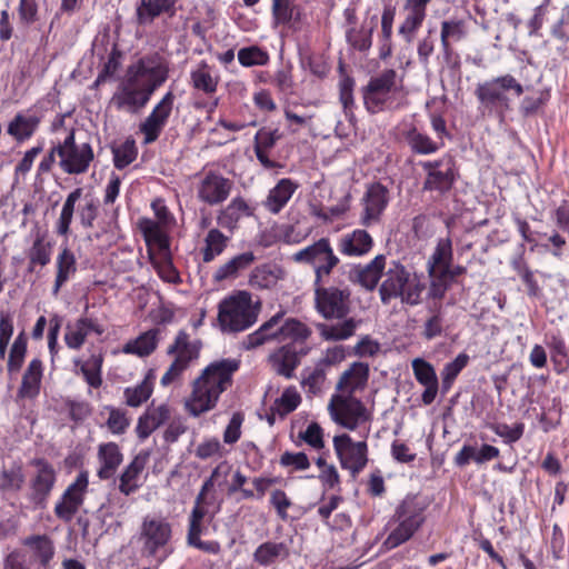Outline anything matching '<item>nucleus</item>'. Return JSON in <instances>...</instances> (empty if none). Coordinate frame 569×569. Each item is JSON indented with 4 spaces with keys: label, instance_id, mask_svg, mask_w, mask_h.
Instances as JSON below:
<instances>
[{
    "label": "nucleus",
    "instance_id": "nucleus-1",
    "mask_svg": "<svg viewBox=\"0 0 569 569\" xmlns=\"http://www.w3.org/2000/svg\"><path fill=\"white\" fill-rule=\"evenodd\" d=\"M168 76L169 67L163 57L159 53L143 56L128 67L111 103L117 110L137 113L148 104Z\"/></svg>",
    "mask_w": 569,
    "mask_h": 569
},
{
    "label": "nucleus",
    "instance_id": "nucleus-2",
    "mask_svg": "<svg viewBox=\"0 0 569 569\" xmlns=\"http://www.w3.org/2000/svg\"><path fill=\"white\" fill-rule=\"evenodd\" d=\"M315 308L326 320H341L335 325L325 322L316 323L320 337L325 341H342L355 336L361 319L348 317L351 310V290L338 287H325L322 283H313Z\"/></svg>",
    "mask_w": 569,
    "mask_h": 569
},
{
    "label": "nucleus",
    "instance_id": "nucleus-3",
    "mask_svg": "<svg viewBox=\"0 0 569 569\" xmlns=\"http://www.w3.org/2000/svg\"><path fill=\"white\" fill-rule=\"evenodd\" d=\"M240 368V360L223 358L206 366L191 382V392L184 399V410L194 418L211 411L220 396L231 388L233 375Z\"/></svg>",
    "mask_w": 569,
    "mask_h": 569
},
{
    "label": "nucleus",
    "instance_id": "nucleus-4",
    "mask_svg": "<svg viewBox=\"0 0 569 569\" xmlns=\"http://www.w3.org/2000/svg\"><path fill=\"white\" fill-rule=\"evenodd\" d=\"M368 378V365L355 362L341 375L337 383V389L352 393L363 387ZM329 410L332 420L348 430H356L361 423L368 422L371 419V415L363 402L351 395L333 396L329 405Z\"/></svg>",
    "mask_w": 569,
    "mask_h": 569
},
{
    "label": "nucleus",
    "instance_id": "nucleus-5",
    "mask_svg": "<svg viewBox=\"0 0 569 569\" xmlns=\"http://www.w3.org/2000/svg\"><path fill=\"white\" fill-rule=\"evenodd\" d=\"M365 109L370 114L397 111L407 104V92L395 69H385L361 89Z\"/></svg>",
    "mask_w": 569,
    "mask_h": 569
},
{
    "label": "nucleus",
    "instance_id": "nucleus-6",
    "mask_svg": "<svg viewBox=\"0 0 569 569\" xmlns=\"http://www.w3.org/2000/svg\"><path fill=\"white\" fill-rule=\"evenodd\" d=\"M425 290L426 283L419 276L410 272L400 262L393 261L379 287V297L386 306L399 299L405 306L416 307L422 303Z\"/></svg>",
    "mask_w": 569,
    "mask_h": 569
},
{
    "label": "nucleus",
    "instance_id": "nucleus-7",
    "mask_svg": "<svg viewBox=\"0 0 569 569\" xmlns=\"http://www.w3.org/2000/svg\"><path fill=\"white\" fill-rule=\"evenodd\" d=\"M510 91L516 97H520L525 90L523 86L509 73L478 83L475 96L479 102V110L482 114L503 120L507 112L511 110V99L508 96Z\"/></svg>",
    "mask_w": 569,
    "mask_h": 569
},
{
    "label": "nucleus",
    "instance_id": "nucleus-8",
    "mask_svg": "<svg viewBox=\"0 0 569 569\" xmlns=\"http://www.w3.org/2000/svg\"><path fill=\"white\" fill-rule=\"evenodd\" d=\"M54 557L56 546L50 536L31 535L6 556L3 569H52Z\"/></svg>",
    "mask_w": 569,
    "mask_h": 569
},
{
    "label": "nucleus",
    "instance_id": "nucleus-9",
    "mask_svg": "<svg viewBox=\"0 0 569 569\" xmlns=\"http://www.w3.org/2000/svg\"><path fill=\"white\" fill-rule=\"evenodd\" d=\"M427 506L415 495L406 496L396 507L391 521L397 526L385 540L388 549H395L409 541L426 521Z\"/></svg>",
    "mask_w": 569,
    "mask_h": 569
},
{
    "label": "nucleus",
    "instance_id": "nucleus-10",
    "mask_svg": "<svg viewBox=\"0 0 569 569\" xmlns=\"http://www.w3.org/2000/svg\"><path fill=\"white\" fill-rule=\"evenodd\" d=\"M259 305L254 306L248 291H238L218 305V323L222 332H240L250 328L258 319Z\"/></svg>",
    "mask_w": 569,
    "mask_h": 569
},
{
    "label": "nucleus",
    "instance_id": "nucleus-11",
    "mask_svg": "<svg viewBox=\"0 0 569 569\" xmlns=\"http://www.w3.org/2000/svg\"><path fill=\"white\" fill-rule=\"evenodd\" d=\"M82 193L83 189L78 187L66 197L60 214L54 223V232L59 237L68 239L76 213L82 229L89 230L94 227V221L100 210L99 200L93 197H86L82 202H79Z\"/></svg>",
    "mask_w": 569,
    "mask_h": 569
},
{
    "label": "nucleus",
    "instance_id": "nucleus-12",
    "mask_svg": "<svg viewBox=\"0 0 569 569\" xmlns=\"http://www.w3.org/2000/svg\"><path fill=\"white\" fill-rule=\"evenodd\" d=\"M201 349L202 342L200 339H192L184 329L179 330L172 343L167 348V355L173 357V360L162 375L160 385L168 387L180 380L191 363L199 359Z\"/></svg>",
    "mask_w": 569,
    "mask_h": 569
},
{
    "label": "nucleus",
    "instance_id": "nucleus-13",
    "mask_svg": "<svg viewBox=\"0 0 569 569\" xmlns=\"http://www.w3.org/2000/svg\"><path fill=\"white\" fill-rule=\"evenodd\" d=\"M292 260L297 263L310 266L313 269V283H322L325 278H328L340 263V259L335 253L330 239L326 237L295 252Z\"/></svg>",
    "mask_w": 569,
    "mask_h": 569
},
{
    "label": "nucleus",
    "instance_id": "nucleus-14",
    "mask_svg": "<svg viewBox=\"0 0 569 569\" xmlns=\"http://www.w3.org/2000/svg\"><path fill=\"white\" fill-rule=\"evenodd\" d=\"M57 151H59V168L70 176L87 173L94 160L92 146L89 142L77 143L74 129L58 142Z\"/></svg>",
    "mask_w": 569,
    "mask_h": 569
},
{
    "label": "nucleus",
    "instance_id": "nucleus-15",
    "mask_svg": "<svg viewBox=\"0 0 569 569\" xmlns=\"http://www.w3.org/2000/svg\"><path fill=\"white\" fill-rule=\"evenodd\" d=\"M419 166L426 174L422 182L423 192L437 193L442 197L451 191L458 178L452 156L443 154L439 159L420 161Z\"/></svg>",
    "mask_w": 569,
    "mask_h": 569
},
{
    "label": "nucleus",
    "instance_id": "nucleus-16",
    "mask_svg": "<svg viewBox=\"0 0 569 569\" xmlns=\"http://www.w3.org/2000/svg\"><path fill=\"white\" fill-rule=\"evenodd\" d=\"M234 182L218 170H208L198 177L196 193L199 202L209 207L222 204L230 197Z\"/></svg>",
    "mask_w": 569,
    "mask_h": 569
},
{
    "label": "nucleus",
    "instance_id": "nucleus-17",
    "mask_svg": "<svg viewBox=\"0 0 569 569\" xmlns=\"http://www.w3.org/2000/svg\"><path fill=\"white\" fill-rule=\"evenodd\" d=\"M333 449L342 469L348 470L353 479L368 463V445L355 442L348 433L333 437Z\"/></svg>",
    "mask_w": 569,
    "mask_h": 569
},
{
    "label": "nucleus",
    "instance_id": "nucleus-18",
    "mask_svg": "<svg viewBox=\"0 0 569 569\" xmlns=\"http://www.w3.org/2000/svg\"><path fill=\"white\" fill-rule=\"evenodd\" d=\"M49 103V100L39 99L26 111L18 112L8 123L7 133L18 143L31 139L44 119Z\"/></svg>",
    "mask_w": 569,
    "mask_h": 569
},
{
    "label": "nucleus",
    "instance_id": "nucleus-19",
    "mask_svg": "<svg viewBox=\"0 0 569 569\" xmlns=\"http://www.w3.org/2000/svg\"><path fill=\"white\" fill-rule=\"evenodd\" d=\"M88 486V472H79L74 481L67 487L59 500L56 502L53 512L59 520L66 523L72 521L84 502Z\"/></svg>",
    "mask_w": 569,
    "mask_h": 569
},
{
    "label": "nucleus",
    "instance_id": "nucleus-20",
    "mask_svg": "<svg viewBox=\"0 0 569 569\" xmlns=\"http://www.w3.org/2000/svg\"><path fill=\"white\" fill-rule=\"evenodd\" d=\"M174 100L176 96L172 91L164 93L140 123L139 131L143 136V144H151L159 139L172 113Z\"/></svg>",
    "mask_w": 569,
    "mask_h": 569
},
{
    "label": "nucleus",
    "instance_id": "nucleus-21",
    "mask_svg": "<svg viewBox=\"0 0 569 569\" xmlns=\"http://www.w3.org/2000/svg\"><path fill=\"white\" fill-rule=\"evenodd\" d=\"M31 465L37 468L30 479L29 500L36 506L43 508L51 495L57 481V473L51 463L43 458H36Z\"/></svg>",
    "mask_w": 569,
    "mask_h": 569
},
{
    "label": "nucleus",
    "instance_id": "nucleus-22",
    "mask_svg": "<svg viewBox=\"0 0 569 569\" xmlns=\"http://www.w3.org/2000/svg\"><path fill=\"white\" fill-rule=\"evenodd\" d=\"M389 189L385 184L381 182L370 183L362 197L363 210L360 223L363 227H370L379 222L389 204Z\"/></svg>",
    "mask_w": 569,
    "mask_h": 569
},
{
    "label": "nucleus",
    "instance_id": "nucleus-23",
    "mask_svg": "<svg viewBox=\"0 0 569 569\" xmlns=\"http://www.w3.org/2000/svg\"><path fill=\"white\" fill-rule=\"evenodd\" d=\"M144 550L154 557L172 538V527L164 518L146 517L141 525Z\"/></svg>",
    "mask_w": 569,
    "mask_h": 569
},
{
    "label": "nucleus",
    "instance_id": "nucleus-24",
    "mask_svg": "<svg viewBox=\"0 0 569 569\" xmlns=\"http://www.w3.org/2000/svg\"><path fill=\"white\" fill-rule=\"evenodd\" d=\"M309 350L307 346L298 348L296 343H287L269 356V363L277 375L291 379L295 376V370L301 362V358Z\"/></svg>",
    "mask_w": 569,
    "mask_h": 569
},
{
    "label": "nucleus",
    "instance_id": "nucleus-25",
    "mask_svg": "<svg viewBox=\"0 0 569 569\" xmlns=\"http://www.w3.org/2000/svg\"><path fill=\"white\" fill-rule=\"evenodd\" d=\"M432 0H405V18L398 32L407 43L413 41L427 18V8Z\"/></svg>",
    "mask_w": 569,
    "mask_h": 569
},
{
    "label": "nucleus",
    "instance_id": "nucleus-26",
    "mask_svg": "<svg viewBox=\"0 0 569 569\" xmlns=\"http://www.w3.org/2000/svg\"><path fill=\"white\" fill-rule=\"evenodd\" d=\"M139 228L148 248L149 260H151V257H162L171 253L170 238L159 222L143 218L139 221Z\"/></svg>",
    "mask_w": 569,
    "mask_h": 569
},
{
    "label": "nucleus",
    "instance_id": "nucleus-27",
    "mask_svg": "<svg viewBox=\"0 0 569 569\" xmlns=\"http://www.w3.org/2000/svg\"><path fill=\"white\" fill-rule=\"evenodd\" d=\"M282 134L278 129L260 128L253 138V151L257 160L264 169H277L282 166L272 158V150Z\"/></svg>",
    "mask_w": 569,
    "mask_h": 569
},
{
    "label": "nucleus",
    "instance_id": "nucleus-28",
    "mask_svg": "<svg viewBox=\"0 0 569 569\" xmlns=\"http://www.w3.org/2000/svg\"><path fill=\"white\" fill-rule=\"evenodd\" d=\"M386 261L385 254H378L366 264H356L350 270L349 278L353 283H358L366 290L372 291L377 288L383 276Z\"/></svg>",
    "mask_w": 569,
    "mask_h": 569
},
{
    "label": "nucleus",
    "instance_id": "nucleus-29",
    "mask_svg": "<svg viewBox=\"0 0 569 569\" xmlns=\"http://www.w3.org/2000/svg\"><path fill=\"white\" fill-rule=\"evenodd\" d=\"M411 368L418 383L425 387L421 402L425 406L431 405L439 390V381L433 366L422 358H416L411 361Z\"/></svg>",
    "mask_w": 569,
    "mask_h": 569
},
{
    "label": "nucleus",
    "instance_id": "nucleus-30",
    "mask_svg": "<svg viewBox=\"0 0 569 569\" xmlns=\"http://www.w3.org/2000/svg\"><path fill=\"white\" fill-rule=\"evenodd\" d=\"M373 239L365 229L342 234L337 242L338 251L346 257H363L373 248Z\"/></svg>",
    "mask_w": 569,
    "mask_h": 569
},
{
    "label": "nucleus",
    "instance_id": "nucleus-31",
    "mask_svg": "<svg viewBox=\"0 0 569 569\" xmlns=\"http://www.w3.org/2000/svg\"><path fill=\"white\" fill-rule=\"evenodd\" d=\"M253 214L254 207L250 206L243 197L238 196L218 211L217 223L232 233L242 218L252 217Z\"/></svg>",
    "mask_w": 569,
    "mask_h": 569
},
{
    "label": "nucleus",
    "instance_id": "nucleus-32",
    "mask_svg": "<svg viewBox=\"0 0 569 569\" xmlns=\"http://www.w3.org/2000/svg\"><path fill=\"white\" fill-rule=\"evenodd\" d=\"M92 332L101 336L104 332V327L97 319L80 317L73 325L67 326L64 342L68 348L79 350Z\"/></svg>",
    "mask_w": 569,
    "mask_h": 569
},
{
    "label": "nucleus",
    "instance_id": "nucleus-33",
    "mask_svg": "<svg viewBox=\"0 0 569 569\" xmlns=\"http://www.w3.org/2000/svg\"><path fill=\"white\" fill-rule=\"evenodd\" d=\"M97 459L99 468L97 477L100 480L111 479L123 461V453L118 443L110 441L98 446Z\"/></svg>",
    "mask_w": 569,
    "mask_h": 569
},
{
    "label": "nucleus",
    "instance_id": "nucleus-34",
    "mask_svg": "<svg viewBox=\"0 0 569 569\" xmlns=\"http://www.w3.org/2000/svg\"><path fill=\"white\" fill-rule=\"evenodd\" d=\"M149 456V451L142 450L126 466L119 476L118 489L122 495L130 496L140 488L139 479L148 463Z\"/></svg>",
    "mask_w": 569,
    "mask_h": 569
},
{
    "label": "nucleus",
    "instance_id": "nucleus-35",
    "mask_svg": "<svg viewBox=\"0 0 569 569\" xmlns=\"http://www.w3.org/2000/svg\"><path fill=\"white\" fill-rule=\"evenodd\" d=\"M171 415L167 403L154 406L152 402L147 410L138 418L136 433L140 440H146L161 425L169 420Z\"/></svg>",
    "mask_w": 569,
    "mask_h": 569
},
{
    "label": "nucleus",
    "instance_id": "nucleus-36",
    "mask_svg": "<svg viewBox=\"0 0 569 569\" xmlns=\"http://www.w3.org/2000/svg\"><path fill=\"white\" fill-rule=\"evenodd\" d=\"M298 188L299 183L296 181L282 178L269 190L262 206L270 213L278 214L288 204Z\"/></svg>",
    "mask_w": 569,
    "mask_h": 569
},
{
    "label": "nucleus",
    "instance_id": "nucleus-37",
    "mask_svg": "<svg viewBox=\"0 0 569 569\" xmlns=\"http://www.w3.org/2000/svg\"><path fill=\"white\" fill-rule=\"evenodd\" d=\"M402 137L412 153L433 154L445 147V141H436L427 133L420 131L416 124L410 123L402 130Z\"/></svg>",
    "mask_w": 569,
    "mask_h": 569
},
{
    "label": "nucleus",
    "instance_id": "nucleus-38",
    "mask_svg": "<svg viewBox=\"0 0 569 569\" xmlns=\"http://www.w3.org/2000/svg\"><path fill=\"white\" fill-rule=\"evenodd\" d=\"M177 2L178 0H140L136 11L138 24L151 23L161 14L173 18L177 13Z\"/></svg>",
    "mask_w": 569,
    "mask_h": 569
},
{
    "label": "nucleus",
    "instance_id": "nucleus-39",
    "mask_svg": "<svg viewBox=\"0 0 569 569\" xmlns=\"http://www.w3.org/2000/svg\"><path fill=\"white\" fill-rule=\"evenodd\" d=\"M208 520H188L186 541L189 547L196 548L209 555H219L221 545L217 540H202L201 536L206 535L209 529Z\"/></svg>",
    "mask_w": 569,
    "mask_h": 569
},
{
    "label": "nucleus",
    "instance_id": "nucleus-40",
    "mask_svg": "<svg viewBox=\"0 0 569 569\" xmlns=\"http://www.w3.org/2000/svg\"><path fill=\"white\" fill-rule=\"evenodd\" d=\"M77 258L68 246H61L56 258V278L52 295L57 296L60 289L77 273Z\"/></svg>",
    "mask_w": 569,
    "mask_h": 569
},
{
    "label": "nucleus",
    "instance_id": "nucleus-41",
    "mask_svg": "<svg viewBox=\"0 0 569 569\" xmlns=\"http://www.w3.org/2000/svg\"><path fill=\"white\" fill-rule=\"evenodd\" d=\"M53 242L48 240L46 231H38L33 238L31 247L27 251L28 271H34L36 267H46L51 261Z\"/></svg>",
    "mask_w": 569,
    "mask_h": 569
},
{
    "label": "nucleus",
    "instance_id": "nucleus-42",
    "mask_svg": "<svg viewBox=\"0 0 569 569\" xmlns=\"http://www.w3.org/2000/svg\"><path fill=\"white\" fill-rule=\"evenodd\" d=\"M43 377V362L40 358H33L22 375L18 396L24 399H33L40 393Z\"/></svg>",
    "mask_w": 569,
    "mask_h": 569
},
{
    "label": "nucleus",
    "instance_id": "nucleus-43",
    "mask_svg": "<svg viewBox=\"0 0 569 569\" xmlns=\"http://www.w3.org/2000/svg\"><path fill=\"white\" fill-rule=\"evenodd\" d=\"M282 318L283 312H278L272 316L268 321L262 323L259 329L247 336L244 346L247 349H254L260 347L266 341L271 339L281 340L282 336Z\"/></svg>",
    "mask_w": 569,
    "mask_h": 569
},
{
    "label": "nucleus",
    "instance_id": "nucleus-44",
    "mask_svg": "<svg viewBox=\"0 0 569 569\" xmlns=\"http://www.w3.org/2000/svg\"><path fill=\"white\" fill-rule=\"evenodd\" d=\"M289 556L290 548L286 542L266 541L256 548L252 559L259 566L267 568Z\"/></svg>",
    "mask_w": 569,
    "mask_h": 569
},
{
    "label": "nucleus",
    "instance_id": "nucleus-45",
    "mask_svg": "<svg viewBox=\"0 0 569 569\" xmlns=\"http://www.w3.org/2000/svg\"><path fill=\"white\" fill-rule=\"evenodd\" d=\"M545 343L550 351L553 371L562 375L569 369V352L565 338L560 332L546 335Z\"/></svg>",
    "mask_w": 569,
    "mask_h": 569
},
{
    "label": "nucleus",
    "instance_id": "nucleus-46",
    "mask_svg": "<svg viewBox=\"0 0 569 569\" xmlns=\"http://www.w3.org/2000/svg\"><path fill=\"white\" fill-rule=\"evenodd\" d=\"M159 335V329H149L139 335L136 339L128 341L122 350L127 355H134L140 358L149 357L158 347Z\"/></svg>",
    "mask_w": 569,
    "mask_h": 569
},
{
    "label": "nucleus",
    "instance_id": "nucleus-47",
    "mask_svg": "<svg viewBox=\"0 0 569 569\" xmlns=\"http://www.w3.org/2000/svg\"><path fill=\"white\" fill-rule=\"evenodd\" d=\"M190 83L194 90L212 96L218 90L219 77L212 76L211 67L202 60L196 69L191 70Z\"/></svg>",
    "mask_w": 569,
    "mask_h": 569
},
{
    "label": "nucleus",
    "instance_id": "nucleus-48",
    "mask_svg": "<svg viewBox=\"0 0 569 569\" xmlns=\"http://www.w3.org/2000/svg\"><path fill=\"white\" fill-rule=\"evenodd\" d=\"M466 37V23L463 20L451 19L441 22L440 40L443 54L449 58L452 52V42H458Z\"/></svg>",
    "mask_w": 569,
    "mask_h": 569
},
{
    "label": "nucleus",
    "instance_id": "nucleus-49",
    "mask_svg": "<svg viewBox=\"0 0 569 569\" xmlns=\"http://www.w3.org/2000/svg\"><path fill=\"white\" fill-rule=\"evenodd\" d=\"M103 355L92 353L86 361L74 360L76 367L80 368L84 381L92 388H100L102 385Z\"/></svg>",
    "mask_w": 569,
    "mask_h": 569
},
{
    "label": "nucleus",
    "instance_id": "nucleus-50",
    "mask_svg": "<svg viewBox=\"0 0 569 569\" xmlns=\"http://www.w3.org/2000/svg\"><path fill=\"white\" fill-rule=\"evenodd\" d=\"M256 257L251 251L237 254L217 269L214 279L222 281L229 278H236L239 272L248 269Z\"/></svg>",
    "mask_w": 569,
    "mask_h": 569
},
{
    "label": "nucleus",
    "instance_id": "nucleus-51",
    "mask_svg": "<svg viewBox=\"0 0 569 569\" xmlns=\"http://www.w3.org/2000/svg\"><path fill=\"white\" fill-rule=\"evenodd\" d=\"M27 352H28V336L22 330L14 338V340L9 349V352H8L7 371L9 375H16L21 370V368L24 363Z\"/></svg>",
    "mask_w": 569,
    "mask_h": 569
},
{
    "label": "nucleus",
    "instance_id": "nucleus-52",
    "mask_svg": "<svg viewBox=\"0 0 569 569\" xmlns=\"http://www.w3.org/2000/svg\"><path fill=\"white\" fill-rule=\"evenodd\" d=\"M229 237L217 228L210 229L204 238V246L201 249L202 261L209 263L220 256L227 248Z\"/></svg>",
    "mask_w": 569,
    "mask_h": 569
},
{
    "label": "nucleus",
    "instance_id": "nucleus-53",
    "mask_svg": "<svg viewBox=\"0 0 569 569\" xmlns=\"http://www.w3.org/2000/svg\"><path fill=\"white\" fill-rule=\"evenodd\" d=\"M453 261L452 241L450 237L439 238L428 260V269L443 270Z\"/></svg>",
    "mask_w": 569,
    "mask_h": 569
},
{
    "label": "nucleus",
    "instance_id": "nucleus-54",
    "mask_svg": "<svg viewBox=\"0 0 569 569\" xmlns=\"http://www.w3.org/2000/svg\"><path fill=\"white\" fill-rule=\"evenodd\" d=\"M153 392V382L147 376L140 383L134 387H127L123 391L124 402L127 406L137 408L147 402Z\"/></svg>",
    "mask_w": 569,
    "mask_h": 569
},
{
    "label": "nucleus",
    "instance_id": "nucleus-55",
    "mask_svg": "<svg viewBox=\"0 0 569 569\" xmlns=\"http://www.w3.org/2000/svg\"><path fill=\"white\" fill-rule=\"evenodd\" d=\"M469 359L466 352H461L452 361L445 365L441 371L442 393L449 392L459 373L467 367Z\"/></svg>",
    "mask_w": 569,
    "mask_h": 569
},
{
    "label": "nucleus",
    "instance_id": "nucleus-56",
    "mask_svg": "<svg viewBox=\"0 0 569 569\" xmlns=\"http://www.w3.org/2000/svg\"><path fill=\"white\" fill-rule=\"evenodd\" d=\"M372 28H366L363 26L359 28H346V41L353 50L366 53L372 46Z\"/></svg>",
    "mask_w": 569,
    "mask_h": 569
},
{
    "label": "nucleus",
    "instance_id": "nucleus-57",
    "mask_svg": "<svg viewBox=\"0 0 569 569\" xmlns=\"http://www.w3.org/2000/svg\"><path fill=\"white\" fill-rule=\"evenodd\" d=\"M310 336V328L298 319L289 318L282 323L281 341L290 339V343H296L299 348L306 346L305 343Z\"/></svg>",
    "mask_w": 569,
    "mask_h": 569
},
{
    "label": "nucleus",
    "instance_id": "nucleus-58",
    "mask_svg": "<svg viewBox=\"0 0 569 569\" xmlns=\"http://www.w3.org/2000/svg\"><path fill=\"white\" fill-rule=\"evenodd\" d=\"M112 161L118 170H122L131 164L138 157V148L132 138H127L121 144L112 147Z\"/></svg>",
    "mask_w": 569,
    "mask_h": 569
},
{
    "label": "nucleus",
    "instance_id": "nucleus-59",
    "mask_svg": "<svg viewBox=\"0 0 569 569\" xmlns=\"http://www.w3.org/2000/svg\"><path fill=\"white\" fill-rule=\"evenodd\" d=\"M429 311L430 315L426 318L420 331V336L427 341L441 337L445 332V318L441 312V306L433 309L430 308Z\"/></svg>",
    "mask_w": 569,
    "mask_h": 569
},
{
    "label": "nucleus",
    "instance_id": "nucleus-60",
    "mask_svg": "<svg viewBox=\"0 0 569 569\" xmlns=\"http://www.w3.org/2000/svg\"><path fill=\"white\" fill-rule=\"evenodd\" d=\"M150 262L162 281L172 284L182 282L180 273L173 264L171 253L169 256L151 257Z\"/></svg>",
    "mask_w": 569,
    "mask_h": 569
},
{
    "label": "nucleus",
    "instance_id": "nucleus-61",
    "mask_svg": "<svg viewBox=\"0 0 569 569\" xmlns=\"http://www.w3.org/2000/svg\"><path fill=\"white\" fill-rule=\"evenodd\" d=\"M278 270L270 264H261L256 267L249 279V283L253 288L269 289L277 283Z\"/></svg>",
    "mask_w": 569,
    "mask_h": 569
},
{
    "label": "nucleus",
    "instance_id": "nucleus-62",
    "mask_svg": "<svg viewBox=\"0 0 569 569\" xmlns=\"http://www.w3.org/2000/svg\"><path fill=\"white\" fill-rule=\"evenodd\" d=\"M428 273L431 278L428 289V298L440 301L445 298L452 283L442 270L428 269Z\"/></svg>",
    "mask_w": 569,
    "mask_h": 569
},
{
    "label": "nucleus",
    "instance_id": "nucleus-63",
    "mask_svg": "<svg viewBox=\"0 0 569 569\" xmlns=\"http://www.w3.org/2000/svg\"><path fill=\"white\" fill-rule=\"evenodd\" d=\"M301 403V396L295 387H288L283 390L280 398L274 401V410L280 417L295 411Z\"/></svg>",
    "mask_w": 569,
    "mask_h": 569
},
{
    "label": "nucleus",
    "instance_id": "nucleus-64",
    "mask_svg": "<svg viewBox=\"0 0 569 569\" xmlns=\"http://www.w3.org/2000/svg\"><path fill=\"white\" fill-rule=\"evenodd\" d=\"M269 60V53L258 46L244 47L238 51V61L243 67L266 66Z\"/></svg>",
    "mask_w": 569,
    "mask_h": 569
}]
</instances>
